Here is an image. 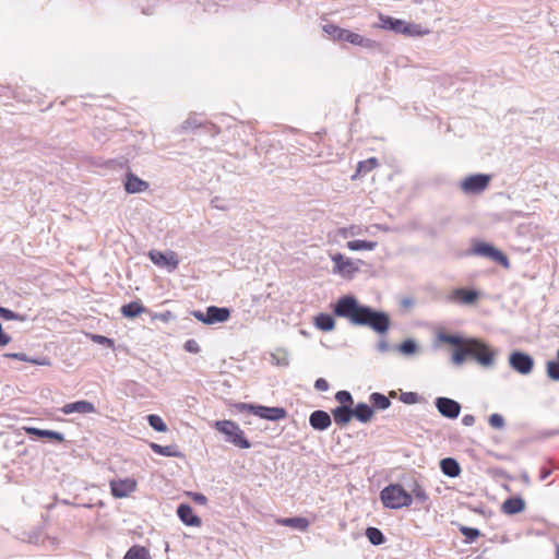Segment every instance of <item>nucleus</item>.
<instances>
[{
  "instance_id": "nucleus-1",
  "label": "nucleus",
  "mask_w": 559,
  "mask_h": 559,
  "mask_svg": "<svg viewBox=\"0 0 559 559\" xmlns=\"http://www.w3.org/2000/svg\"><path fill=\"white\" fill-rule=\"evenodd\" d=\"M335 316L346 318L355 325H366L377 333H385L390 328V318L385 312L359 305L354 296L345 295L335 302Z\"/></svg>"
},
{
  "instance_id": "nucleus-2",
  "label": "nucleus",
  "mask_w": 559,
  "mask_h": 559,
  "mask_svg": "<svg viewBox=\"0 0 559 559\" xmlns=\"http://www.w3.org/2000/svg\"><path fill=\"white\" fill-rule=\"evenodd\" d=\"M466 357H473L484 367H491L495 362L496 353L480 340L469 338L467 348H462L456 354H452V362L461 366Z\"/></svg>"
},
{
  "instance_id": "nucleus-3",
  "label": "nucleus",
  "mask_w": 559,
  "mask_h": 559,
  "mask_svg": "<svg viewBox=\"0 0 559 559\" xmlns=\"http://www.w3.org/2000/svg\"><path fill=\"white\" fill-rule=\"evenodd\" d=\"M380 498L383 506L390 509H401L412 504V495L399 484L384 487L380 492Z\"/></svg>"
},
{
  "instance_id": "nucleus-4",
  "label": "nucleus",
  "mask_w": 559,
  "mask_h": 559,
  "mask_svg": "<svg viewBox=\"0 0 559 559\" xmlns=\"http://www.w3.org/2000/svg\"><path fill=\"white\" fill-rule=\"evenodd\" d=\"M215 429L226 436V441L233 443L239 449H249L251 443L246 438L243 430L238 424L231 420H217L214 424Z\"/></svg>"
},
{
  "instance_id": "nucleus-5",
  "label": "nucleus",
  "mask_w": 559,
  "mask_h": 559,
  "mask_svg": "<svg viewBox=\"0 0 559 559\" xmlns=\"http://www.w3.org/2000/svg\"><path fill=\"white\" fill-rule=\"evenodd\" d=\"M236 408L240 412L251 413L262 419H267L272 421H277L286 418L287 412L283 407H270L263 405H253L248 403H238L236 404Z\"/></svg>"
},
{
  "instance_id": "nucleus-6",
  "label": "nucleus",
  "mask_w": 559,
  "mask_h": 559,
  "mask_svg": "<svg viewBox=\"0 0 559 559\" xmlns=\"http://www.w3.org/2000/svg\"><path fill=\"white\" fill-rule=\"evenodd\" d=\"M471 252H472V254H475V255L489 258L506 269H508L510 266L508 257L503 252L496 249L495 247H492L489 243L476 241L473 243Z\"/></svg>"
},
{
  "instance_id": "nucleus-7",
  "label": "nucleus",
  "mask_w": 559,
  "mask_h": 559,
  "mask_svg": "<svg viewBox=\"0 0 559 559\" xmlns=\"http://www.w3.org/2000/svg\"><path fill=\"white\" fill-rule=\"evenodd\" d=\"M490 182V176L476 174L466 177L460 185L466 194H478L487 189Z\"/></svg>"
},
{
  "instance_id": "nucleus-8",
  "label": "nucleus",
  "mask_w": 559,
  "mask_h": 559,
  "mask_svg": "<svg viewBox=\"0 0 559 559\" xmlns=\"http://www.w3.org/2000/svg\"><path fill=\"white\" fill-rule=\"evenodd\" d=\"M331 260L333 261V273L338 274L345 278H352L355 273L359 271V267L355 264L353 260L344 257L342 253H335L331 255Z\"/></svg>"
},
{
  "instance_id": "nucleus-9",
  "label": "nucleus",
  "mask_w": 559,
  "mask_h": 559,
  "mask_svg": "<svg viewBox=\"0 0 559 559\" xmlns=\"http://www.w3.org/2000/svg\"><path fill=\"white\" fill-rule=\"evenodd\" d=\"M148 257L155 265L165 267L168 272H174L179 265L178 254L175 251L162 252L152 250Z\"/></svg>"
},
{
  "instance_id": "nucleus-10",
  "label": "nucleus",
  "mask_w": 559,
  "mask_h": 559,
  "mask_svg": "<svg viewBox=\"0 0 559 559\" xmlns=\"http://www.w3.org/2000/svg\"><path fill=\"white\" fill-rule=\"evenodd\" d=\"M509 364L513 370L521 374H528L534 367V359L525 353L513 352L509 357Z\"/></svg>"
},
{
  "instance_id": "nucleus-11",
  "label": "nucleus",
  "mask_w": 559,
  "mask_h": 559,
  "mask_svg": "<svg viewBox=\"0 0 559 559\" xmlns=\"http://www.w3.org/2000/svg\"><path fill=\"white\" fill-rule=\"evenodd\" d=\"M435 405L443 417L450 419L457 418L461 412L460 403L449 397H437Z\"/></svg>"
},
{
  "instance_id": "nucleus-12",
  "label": "nucleus",
  "mask_w": 559,
  "mask_h": 559,
  "mask_svg": "<svg viewBox=\"0 0 559 559\" xmlns=\"http://www.w3.org/2000/svg\"><path fill=\"white\" fill-rule=\"evenodd\" d=\"M111 495L115 498H124L136 488V481L133 478L115 479L110 481Z\"/></svg>"
},
{
  "instance_id": "nucleus-13",
  "label": "nucleus",
  "mask_w": 559,
  "mask_h": 559,
  "mask_svg": "<svg viewBox=\"0 0 559 559\" xmlns=\"http://www.w3.org/2000/svg\"><path fill=\"white\" fill-rule=\"evenodd\" d=\"M340 41L350 43L353 45L365 47L368 49H374L380 46L378 41L370 38H366L348 29H343V33H341Z\"/></svg>"
},
{
  "instance_id": "nucleus-14",
  "label": "nucleus",
  "mask_w": 559,
  "mask_h": 559,
  "mask_svg": "<svg viewBox=\"0 0 559 559\" xmlns=\"http://www.w3.org/2000/svg\"><path fill=\"white\" fill-rule=\"evenodd\" d=\"M60 412L64 415H70L72 413L92 414V413H96V407L92 402L82 400V401H76V402L64 404L60 408Z\"/></svg>"
},
{
  "instance_id": "nucleus-15",
  "label": "nucleus",
  "mask_w": 559,
  "mask_h": 559,
  "mask_svg": "<svg viewBox=\"0 0 559 559\" xmlns=\"http://www.w3.org/2000/svg\"><path fill=\"white\" fill-rule=\"evenodd\" d=\"M150 185L147 181L139 178L133 173L129 171L126 174L124 178V189L128 193L134 194L144 192L148 189Z\"/></svg>"
},
{
  "instance_id": "nucleus-16",
  "label": "nucleus",
  "mask_w": 559,
  "mask_h": 559,
  "mask_svg": "<svg viewBox=\"0 0 559 559\" xmlns=\"http://www.w3.org/2000/svg\"><path fill=\"white\" fill-rule=\"evenodd\" d=\"M177 515L181 522L188 526L199 527L202 525L201 518L193 513V510L189 504H179L177 508Z\"/></svg>"
},
{
  "instance_id": "nucleus-17",
  "label": "nucleus",
  "mask_w": 559,
  "mask_h": 559,
  "mask_svg": "<svg viewBox=\"0 0 559 559\" xmlns=\"http://www.w3.org/2000/svg\"><path fill=\"white\" fill-rule=\"evenodd\" d=\"M309 424L313 429L323 431L331 426L332 420L326 412L318 409L310 414Z\"/></svg>"
},
{
  "instance_id": "nucleus-18",
  "label": "nucleus",
  "mask_w": 559,
  "mask_h": 559,
  "mask_svg": "<svg viewBox=\"0 0 559 559\" xmlns=\"http://www.w3.org/2000/svg\"><path fill=\"white\" fill-rule=\"evenodd\" d=\"M230 311L228 308H219L216 306H210L206 309L205 324H214L218 322H225L229 319Z\"/></svg>"
},
{
  "instance_id": "nucleus-19",
  "label": "nucleus",
  "mask_w": 559,
  "mask_h": 559,
  "mask_svg": "<svg viewBox=\"0 0 559 559\" xmlns=\"http://www.w3.org/2000/svg\"><path fill=\"white\" fill-rule=\"evenodd\" d=\"M525 509V501L521 497L508 498L501 507L504 514L513 515Z\"/></svg>"
},
{
  "instance_id": "nucleus-20",
  "label": "nucleus",
  "mask_w": 559,
  "mask_h": 559,
  "mask_svg": "<svg viewBox=\"0 0 559 559\" xmlns=\"http://www.w3.org/2000/svg\"><path fill=\"white\" fill-rule=\"evenodd\" d=\"M198 128H205L207 130L214 128V124L201 119V117L197 114L190 115L187 120L181 126L183 131H192Z\"/></svg>"
},
{
  "instance_id": "nucleus-21",
  "label": "nucleus",
  "mask_w": 559,
  "mask_h": 559,
  "mask_svg": "<svg viewBox=\"0 0 559 559\" xmlns=\"http://www.w3.org/2000/svg\"><path fill=\"white\" fill-rule=\"evenodd\" d=\"M334 421L340 426L347 425L353 418V407L341 405L332 409Z\"/></svg>"
},
{
  "instance_id": "nucleus-22",
  "label": "nucleus",
  "mask_w": 559,
  "mask_h": 559,
  "mask_svg": "<svg viewBox=\"0 0 559 559\" xmlns=\"http://www.w3.org/2000/svg\"><path fill=\"white\" fill-rule=\"evenodd\" d=\"M276 523L283 526H288L292 528H296L299 531H307L310 523L306 518L296 516V518H282L276 520Z\"/></svg>"
},
{
  "instance_id": "nucleus-23",
  "label": "nucleus",
  "mask_w": 559,
  "mask_h": 559,
  "mask_svg": "<svg viewBox=\"0 0 559 559\" xmlns=\"http://www.w3.org/2000/svg\"><path fill=\"white\" fill-rule=\"evenodd\" d=\"M380 27L384 29H391L397 34H402L405 29L403 28L404 22L403 20L394 19L389 15L380 14Z\"/></svg>"
},
{
  "instance_id": "nucleus-24",
  "label": "nucleus",
  "mask_w": 559,
  "mask_h": 559,
  "mask_svg": "<svg viewBox=\"0 0 559 559\" xmlns=\"http://www.w3.org/2000/svg\"><path fill=\"white\" fill-rule=\"evenodd\" d=\"M439 340L443 343L451 344V345L455 346L453 354H456L462 348L463 349L467 348V343L469 341V338H463L459 335L447 334V333L439 334Z\"/></svg>"
},
{
  "instance_id": "nucleus-25",
  "label": "nucleus",
  "mask_w": 559,
  "mask_h": 559,
  "mask_svg": "<svg viewBox=\"0 0 559 559\" xmlns=\"http://www.w3.org/2000/svg\"><path fill=\"white\" fill-rule=\"evenodd\" d=\"M373 416V409L370 405L366 403H358L353 408V417H355L360 423H368L371 420Z\"/></svg>"
},
{
  "instance_id": "nucleus-26",
  "label": "nucleus",
  "mask_w": 559,
  "mask_h": 559,
  "mask_svg": "<svg viewBox=\"0 0 559 559\" xmlns=\"http://www.w3.org/2000/svg\"><path fill=\"white\" fill-rule=\"evenodd\" d=\"M152 451L158 455L168 456V457H180L182 454L178 450V447L175 444L171 445H160L158 443L152 442L150 444Z\"/></svg>"
},
{
  "instance_id": "nucleus-27",
  "label": "nucleus",
  "mask_w": 559,
  "mask_h": 559,
  "mask_svg": "<svg viewBox=\"0 0 559 559\" xmlns=\"http://www.w3.org/2000/svg\"><path fill=\"white\" fill-rule=\"evenodd\" d=\"M442 473L449 477H457L461 473L460 464L452 457H445L440 461Z\"/></svg>"
},
{
  "instance_id": "nucleus-28",
  "label": "nucleus",
  "mask_w": 559,
  "mask_h": 559,
  "mask_svg": "<svg viewBox=\"0 0 559 559\" xmlns=\"http://www.w3.org/2000/svg\"><path fill=\"white\" fill-rule=\"evenodd\" d=\"M26 431L29 435L36 436L38 438H48V439L53 440L59 443L64 441V436L58 431L44 430V429H39V428H27Z\"/></svg>"
},
{
  "instance_id": "nucleus-29",
  "label": "nucleus",
  "mask_w": 559,
  "mask_h": 559,
  "mask_svg": "<svg viewBox=\"0 0 559 559\" xmlns=\"http://www.w3.org/2000/svg\"><path fill=\"white\" fill-rule=\"evenodd\" d=\"M147 309L138 301H131L121 307V313L126 318H134L146 312Z\"/></svg>"
},
{
  "instance_id": "nucleus-30",
  "label": "nucleus",
  "mask_w": 559,
  "mask_h": 559,
  "mask_svg": "<svg viewBox=\"0 0 559 559\" xmlns=\"http://www.w3.org/2000/svg\"><path fill=\"white\" fill-rule=\"evenodd\" d=\"M314 325L317 329L329 332L335 328V320L331 314L328 313H319L314 318Z\"/></svg>"
},
{
  "instance_id": "nucleus-31",
  "label": "nucleus",
  "mask_w": 559,
  "mask_h": 559,
  "mask_svg": "<svg viewBox=\"0 0 559 559\" xmlns=\"http://www.w3.org/2000/svg\"><path fill=\"white\" fill-rule=\"evenodd\" d=\"M369 402L371 404L372 409H388L391 406V401L388 396L382 393H371L369 396Z\"/></svg>"
},
{
  "instance_id": "nucleus-32",
  "label": "nucleus",
  "mask_w": 559,
  "mask_h": 559,
  "mask_svg": "<svg viewBox=\"0 0 559 559\" xmlns=\"http://www.w3.org/2000/svg\"><path fill=\"white\" fill-rule=\"evenodd\" d=\"M477 296V292L466 288H457L453 292V298L464 304L474 302Z\"/></svg>"
},
{
  "instance_id": "nucleus-33",
  "label": "nucleus",
  "mask_w": 559,
  "mask_h": 559,
  "mask_svg": "<svg viewBox=\"0 0 559 559\" xmlns=\"http://www.w3.org/2000/svg\"><path fill=\"white\" fill-rule=\"evenodd\" d=\"M369 228L361 225H350L348 227H342L337 230V234L343 238H349L360 236L368 233Z\"/></svg>"
},
{
  "instance_id": "nucleus-34",
  "label": "nucleus",
  "mask_w": 559,
  "mask_h": 559,
  "mask_svg": "<svg viewBox=\"0 0 559 559\" xmlns=\"http://www.w3.org/2000/svg\"><path fill=\"white\" fill-rule=\"evenodd\" d=\"M378 242L377 241H369V240H350L347 241L346 247L352 251H360V250H368L372 251L377 248Z\"/></svg>"
},
{
  "instance_id": "nucleus-35",
  "label": "nucleus",
  "mask_w": 559,
  "mask_h": 559,
  "mask_svg": "<svg viewBox=\"0 0 559 559\" xmlns=\"http://www.w3.org/2000/svg\"><path fill=\"white\" fill-rule=\"evenodd\" d=\"M123 559H150L148 550L143 546H132Z\"/></svg>"
},
{
  "instance_id": "nucleus-36",
  "label": "nucleus",
  "mask_w": 559,
  "mask_h": 559,
  "mask_svg": "<svg viewBox=\"0 0 559 559\" xmlns=\"http://www.w3.org/2000/svg\"><path fill=\"white\" fill-rule=\"evenodd\" d=\"M365 535L368 538V540L374 546L381 545L385 542L383 533L377 527H368L366 530Z\"/></svg>"
},
{
  "instance_id": "nucleus-37",
  "label": "nucleus",
  "mask_w": 559,
  "mask_h": 559,
  "mask_svg": "<svg viewBox=\"0 0 559 559\" xmlns=\"http://www.w3.org/2000/svg\"><path fill=\"white\" fill-rule=\"evenodd\" d=\"M405 28L402 34L407 36H423L429 33L428 29H423L419 24L404 22Z\"/></svg>"
},
{
  "instance_id": "nucleus-38",
  "label": "nucleus",
  "mask_w": 559,
  "mask_h": 559,
  "mask_svg": "<svg viewBox=\"0 0 559 559\" xmlns=\"http://www.w3.org/2000/svg\"><path fill=\"white\" fill-rule=\"evenodd\" d=\"M378 166H379L378 159L376 157H370L366 160H361L358 163L357 174L366 175L367 173L373 170Z\"/></svg>"
},
{
  "instance_id": "nucleus-39",
  "label": "nucleus",
  "mask_w": 559,
  "mask_h": 559,
  "mask_svg": "<svg viewBox=\"0 0 559 559\" xmlns=\"http://www.w3.org/2000/svg\"><path fill=\"white\" fill-rule=\"evenodd\" d=\"M409 495H412V499L414 498L419 503H425L429 499L426 490L418 483L414 484V486L412 488V492Z\"/></svg>"
},
{
  "instance_id": "nucleus-40",
  "label": "nucleus",
  "mask_w": 559,
  "mask_h": 559,
  "mask_svg": "<svg viewBox=\"0 0 559 559\" xmlns=\"http://www.w3.org/2000/svg\"><path fill=\"white\" fill-rule=\"evenodd\" d=\"M147 421H148L150 426L158 432H165L167 430V425L164 423L162 417H159L158 415H154V414L148 415Z\"/></svg>"
},
{
  "instance_id": "nucleus-41",
  "label": "nucleus",
  "mask_w": 559,
  "mask_h": 559,
  "mask_svg": "<svg viewBox=\"0 0 559 559\" xmlns=\"http://www.w3.org/2000/svg\"><path fill=\"white\" fill-rule=\"evenodd\" d=\"M546 372L551 380L559 381V361L549 360L546 364Z\"/></svg>"
},
{
  "instance_id": "nucleus-42",
  "label": "nucleus",
  "mask_w": 559,
  "mask_h": 559,
  "mask_svg": "<svg viewBox=\"0 0 559 559\" xmlns=\"http://www.w3.org/2000/svg\"><path fill=\"white\" fill-rule=\"evenodd\" d=\"M335 400L341 403L342 405H348L349 407H353L354 400L352 394L348 391H338L335 394Z\"/></svg>"
},
{
  "instance_id": "nucleus-43",
  "label": "nucleus",
  "mask_w": 559,
  "mask_h": 559,
  "mask_svg": "<svg viewBox=\"0 0 559 559\" xmlns=\"http://www.w3.org/2000/svg\"><path fill=\"white\" fill-rule=\"evenodd\" d=\"M344 28L338 27L334 24H326L323 26V31L331 36L333 39L340 41L341 33H343Z\"/></svg>"
},
{
  "instance_id": "nucleus-44",
  "label": "nucleus",
  "mask_w": 559,
  "mask_h": 559,
  "mask_svg": "<svg viewBox=\"0 0 559 559\" xmlns=\"http://www.w3.org/2000/svg\"><path fill=\"white\" fill-rule=\"evenodd\" d=\"M91 338H92V341L94 343L99 344V345H104V346H106L108 348H114V346H115L114 340L108 338V337H106L104 335L92 334Z\"/></svg>"
},
{
  "instance_id": "nucleus-45",
  "label": "nucleus",
  "mask_w": 559,
  "mask_h": 559,
  "mask_svg": "<svg viewBox=\"0 0 559 559\" xmlns=\"http://www.w3.org/2000/svg\"><path fill=\"white\" fill-rule=\"evenodd\" d=\"M460 531L469 543L474 542L480 535L479 531L473 527L462 526Z\"/></svg>"
},
{
  "instance_id": "nucleus-46",
  "label": "nucleus",
  "mask_w": 559,
  "mask_h": 559,
  "mask_svg": "<svg viewBox=\"0 0 559 559\" xmlns=\"http://www.w3.org/2000/svg\"><path fill=\"white\" fill-rule=\"evenodd\" d=\"M489 425L495 429H503L504 428V419L500 414H491L488 418Z\"/></svg>"
},
{
  "instance_id": "nucleus-47",
  "label": "nucleus",
  "mask_w": 559,
  "mask_h": 559,
  "mask_svg": "<svg viewBox=\"0 0 559 559\" xmlns=\"http://www.w3.org/2000/svg\"><path fill=\"white\" fill-rule=\"evenodd\" d=\"M4 356L8 357V358L21 360V361H29V362L37 364V365H46V362H44V361H38V360H35V359H29L26 356V354H24V353H10V354H5Z\"/></svg>"
},
{
  "instance_id": "nucleus-48",
  "label": "nucleus",
  "mask_w": 559,
  "mask_h": 559,
  "mask_svg": "<svg viewBox=\"0 0 559 559\" xmlns=\"http://www.w3.org/2000/svg\"><path fill=\"white\" fill-rule=\"evenodd\" d=\"M400 400L405 404H415L419 401V396L415 392H404L400 395Z\"/></svg>"
},
{
  "instance_id": "nucleus-49",
  "label": "nucleus",
  "mask_w": 559,
  "mask_h": 559,
  "mask_svg": "<svg viewBox=\"0 0 559 559\" xmlns=\"http://www.w3.org/2000/svg\"><path fill=\"white\" fill-rule=\"evenodd\" d=\"M183 348L192 354H198L201 350L199 343L193 338L186 341Z\"/></svg>"
},
{
  "instance_id": "nucleus-50",
  "label": "nucleus",
  "mask_w": 559,
  "mask_h": 559,
  "mask_svg": "<svg viewBox=\"0 0 559 559\" xmlns=\"http://www.w3.org/2000/svg\"><path fill=\"white\" fill-rule=\"evenodd\" d=\"M0 317L2 319H4V320H17V319H20V316L16 312H14V311H12V310H10L8 308H3V307H0Z\"/></svg>"
},
{
  "instance_id": "nucleus-51",
  "label": "nucleus",
  "mask_w": 559,
  "mask_h": 559,
  "mask_svg": "<svg viewBox=\"0 0 559 559\" xmlns=\"http://www.w3.org/2000/svg\"><path fill=\"white\" fill-rule=\"evenodd\" d=\"M401 352L404 354H413L416 350V344L412 340H407L401 344Z\"/></svg>"
},
{
  "instance_id": "nucleus-52",
  "label": "nucleus",
  "mask_w": 559,
  "mask_h": 559,
  "mask_svg": "<svg viewBox=\"0 0 559 559\" xmlns=\"http://www.w3.org/2000/svg\"><path fill=\"white\" fill-rule=\"evenodd\" d=\"M211 205H212V207L217 209V210H222V211L228 210V206L226 205L224 199H222L219 197H214L211 200Z\"/></svg>"
},
{
  "instance_id": "nucleus-53",
  "label": "nucleus",
  "mask_w": 559,
  "mask_h": 559,
  "mask_svg": "<svg viewBox=\"0 0 559 559\" xmlns=\"http://www.w3.org/2000/svg\"><path fill=\"white\" fill-rule=\"evenodd\" d=\"M191 499L198 504H206L207 498L201 492H188Z\"/></svg>"
},
{
  "instance_id": "nucleus-54",
  "label": "nucleus",
  "mask_w": 559,
  "mask_h": 559,
  "mask_svg": "<svg viewBox=\"0 0 559 559\" xmlns=\"http://www.w3.org/2000/svg\"><path fill=\"white\" fill-rule=\"evenodd\" d=\"M314 388L318 391H326L329 389V382L323 378H319L314 382Z\"/></svg>"
},
{
  "instance_id": "nucleus-55",
  "label": "nucleus",
  "mask_w": 559,
  "mask_h": 559,
  "mask_svg": "<svg viewBox=\"0 0 559 559\" xmlns=\"http://www.w3.org/2000/svg\"><path fill=\"white\" fill-rule=\"evenodd\" d=\"M551 473H552L551 468H549L547 466H542L539 469V479L546 480L551 475Z\"/></svg>"
},
{
  "instance_id": "nucleus-56",
  "label": "nucleus",
  "mask_w": 559,
  "mask_h": 559,
  "mask_svg": "<svg viewBox=\"0 0 559 559\" xmlns=\"http://www.w3.org/2000/svg\"><path fill=\"white\" fill-rule=\"evenodd\" d=\"M474 423H475V417L473 415L467 414V415H464L462 418V424L464 426H472V425H474Z\"/></svg>"
},
{
  "instance_id": "nucleus-57",
  "label": "nucleus",
  "mask_w": 559,
  "mask_h": 559,
  "mask_svg": "<svg viewBox=\"0 0 559 559\" xmlns=\"http://www.w3.org/2000/svg\"><path fill=\"white\" fill-rule=\"evenodd\" d=\"M193 317L198 319L199 321L205 323L206 320V312H202L200 310H195L192 312Z\"/></svg>"
},
{
  "instance_id": "nucleus-58",
  "label": "nucleus",
  "mask_w": 559,
  "mask_h": 559,
  "mask_svg": "<svg viewBox=\"0 0 559 559\" xmlns=\"http://www.w3.org/2000/svg\"><path fill=\"white\" fill-rule=\"evenodd\" d=\"M378 346L381 352H384L388 348V344L385 342H380Z\"/></svg>"
},
{
  "instance_id": "nucleus-59",
  "label": "nucleus",
  "mask_w": 559,
  "mask_h": 559,
  "mask_svg": "<svg viewBox=\"0 0 559 559\" xmlns=\"http://www.w3.org/2000/svg\"><path fill=\"white\" fill-rule=\"evenodd\" d=\"M557 360L559 361V348H558V352H557Z\"/></svg>"
}]
</instances>
